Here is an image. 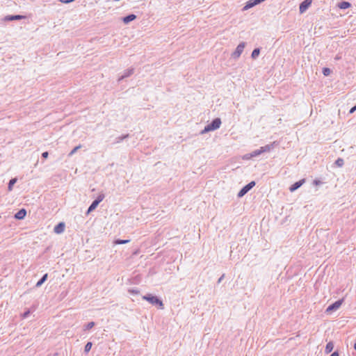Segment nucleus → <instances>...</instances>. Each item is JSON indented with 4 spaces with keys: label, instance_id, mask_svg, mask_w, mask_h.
I'll return each mask as SVG.
<instances>
[{
    "label": "nucleus",
    "instance_id": "1",
    "mask_svg": "<svg viewBox=\"0 0 356 356\" xmlns=\"http://www.w3.org/2000/svg\"><path fill=\"white\" fill-rule=\"evenodd\" d=\"M143 299L148 301L150 304L156 306H159L160 309L164 308L163 301L159 299L156 296H154L151 293H147L143 296Z\"/></svg>",
    "mask_w": 356,
    "mask_h": 356
},
{
    "label": "nucleus",
    "instance_id": "2",
    "mask_svg": "<svg viewBox=\"0 0 356 356\" xmlns=\"http://www.w3.org/2000/svg\"><path fill=\"white\" fill-rule=\"evenodd\" d=\"M220 124H221L220 119L216 118L212 121V122L211 124H209L207 127H205L202 133L216 130L220 127Z\"/></svg>",
    "mask_w": 356,
    "mask_h": 356
},
{
    "label": "nucleus",
    "instance_id": "3",
    "mask_svg": "<svg viewBox=\"0 0 356 356\" xmlns=\"http://www.w3.org/2000/svg\"><path fill=\"white\" fill-rule=\"evenodd\" d=\"M255 186V181H252L245 186H243L238 192V197H241L245 195L250 189H252Z\"/></svg>",
    "mask_w": 356,
    "mask_h": 356
},
{
    "label": "nucleus",
    "instance_id": "4",
    "mask_svg": "<svg viewBox=\"0 0 356 356\" xmlns=\"http://www.w3.org/2000/svg\"><path fill=\"white\" fill-rule=\"evenodd\" d=\"M343 302V298L339 299V300L335 301L334 302H333L332 304H331L330 305H329L327 307V308L326 309V312H331L333 311H336L341 307Z\"/></svg>",
    "mask_w": 356,
    "mask_h": 356
},
{
    "label": "nucleus",
    "instance_id": "5",
    "mask_svg": "<svg viewBox=\"0 0 356 356\" xmlns=\"http://www.w3.org/2000/svg\"><path fill=\"white\" fill-rule=\"evenodd\" d=\"M312 0H305L300 5V13H303L311 6Z\"/></svg>",
    "mask_w": 356,
    "mask_h": 356
},
{
    "label": "nucleus",
    "instance_id": "6",
    "mask_svg": "<svg viewBox=\"0 0 356 356\" xmlns=\"http://www.w3.org/2000/svg\"><path fill=\"white\" fill-rule=\"evenodd\" d=\"M305 179H302L298 181L295 182L293 184H292L290 186V188H289L290 191L293 192V191H296L305 183Z\"/></svg>",
    "mask_w": 356,
    "mask_h": 356
},
{
    "label": "nucleus",
    "instance_id": "7",
    "mask_svg": "<svg viewBox=\"0 0 356 356\" xmlns=\"http://www.w3.org/2000/svg\"><path fill=\"white\" fill-rule=\"evenodd\" d=\"M244 48H245V44L244 43L239 44L237 46L235 51L233 54L235 58H238L241 56V54H242Z\"/></svg>",
    "mask_w": 356,
    "mask_h": 356
},
{
    "label": "nucleus",
    "instance_id": "8",
    "mask_svg": "<svg viewBox=\"0 0 356 356\" xmlns=\"http://www.w3.org/2000/svg\"><path fill=\"white\" fill-rule=\"evenodd\" d=\"M65 227V223L63 222H60L54 227V231L56 234H61L64 232Z\"/></svg>",
    "mask_w": 356,
    "mask_h": 356
},
{
    "label": "nucleus",
    "instance_id": "9",
    "mask_svg": "<svg viewBox=\"0 0 356 356\" xmlns=\"http://www.w3.org/2000/svg\"><path fill=\"white\" fill-rule=\"evenodd\" d=\"M26 215V211L25 209H21L15 214V218L17 220H22Z\"/></svg>",
    "mask_w": 356,
    "mask_h": 356
},
{
    "label": "nucleus",
    "instance_id": "10",
    "mask_svg": "<svg viewBox=\"0 0 356 356\" xmlns=\"http://www.w3.org/2000/svg\"><path fill=\"white\" fill-rule=\"evenodd\" d=\"M48 278V273H45L35 284V287L41 286Z\"/></svg>",
    "mask_w": 356,
    "mask_h": 356
},
{
    "label": "nucleus",
    "instance_id": "11",
    "mask_svg": "<svg viewBox=\"0 0 356 356\" xmlns=\"http://www.w3.org/2000/svg\"><path fill=\"white\" fill-rule=\"evenodd\" d=\"M334 348V343L332 341H329L325 346V353L328 354L332 351Z\"/></svg>",
    "mask_w": 356,
    "mask_h": 356
},
{
    "label": "nucleus",
    "instance_id": "12",
    "mask_svg": "<svg viewBox=\"0 0 356 356\" xmlns=\"http://www.w3.org/2000/svg\"><path fill=\"white\" fill-rule=\"evenodd\" d=\"M99 205V204L95 201V200L91 203V204L89 206L88 209V211H87V213H90V212H92L93 210H95L97 206Z\"/></svg>",
    "mask_w": 356,
    "mask_h": 356
},
{
    "label": "nucleus",
    "instance_id": "13",
    "mask_svg": "<svg viewBox=\"0 0 356 356\" xmlns=\"http://www.w3.org/2000/svg\"><path fill=\"white\" fill-rule=\"evenodd\" d=\"M350 3L347 1H343L339 3L338 7L341 9H346L350 7Z\"/></svg>",
    "mask_w": 356,
    "mask_h": 356
},
{
    "label": "nucleus",
    "instance_id": "14",
    "mask_svg": "<svg viewBox=\"0 0 356 356\" xmlns=\"http://www.w3.org/2000/svg\"><path fill=\"white\" fill-rule=\"evenodd\" d=\"M17 178H12L9 181L8 186V190L9 191H11L13 190V187L14 184L17 182Z\"/></svg>",
    "mask_w": 356,
    "mask_h": 356
},
{
    "label": "nucleus",
    "instance_id": "15",
    "mask_svg": "<svg viewBox=\"0 0 356 356\" xmlns=\"http://www.w3.org/2000/svg\"><path fill=\"white\" fill-rule=\"evenodd\" d=\"M129 241H130V240H129V239L124 240V239L118 238V239H115L113 243L115 245H122V244L128 243Z\"/></svg>",
    "mask_w": 356,
    "mask_h": 356
},
{
    "label": "nucleus",
    "instance_id": "16",
    "mask_svg": "<svg viewBox=\"0 0 356 356\" xmlns=\"http://www.w3.org/2000/svg\"><path fill=\"white\" fill-rule=\"evenodd\" d=\"M24 17L22 15H13V16H8L6 17L7 20H15V19H21Z\"/></svg>",
    "mask_w": 356,
    "mask_h": 356
},
{
    "label": "nucleus",
    "instance_id": "17",
    "mask_svg": "<svg viewBox=\"0 0 356 356\" xmlns=\"http://www.w3.org/2000/svg\"><path fill=\"white\" fill-rule=\"evenodd\" d=\"M92 346V342L88 341V342L86 344V346H85V347H84V352H85L86 353H89V351L90 350V349H91Z\"/></svg>",
    "mask_w": 356,
    "mask_h": 356
},
{
    "label": "nucleus",
    "instance_id": "18",
    "mask_svg": "<svg viewBox=\"0 0 356 356\" xmlns=\"http://www.w3.org/2000/svg\"><path fill=\"white\" fill-rule=\"evenodd\" d=\"M135 18H136V15H130L127 16L126 17L124 18V22L125 23H128L129 22L134 20Z\"/></svg>",
    "mask_w": 356,
    "mask_h": 356
},
{
    "label": "nucleus",
    "instance_id": "19",
    "mask_svg": "<svg viewBox=\"0 0 356 356\" xmlns=\"http://www.w3.org/2000/svg\"><path fill=\"white\" fill-rule=\"evenodd\" d=\"M95 322H93V321L90 322L84 325L83 330H90V329L92 328L95 326Z\"/></svg>",
    "mask_w": 356,
    "mask_h": 356
},
{
    "label": "nucleus",
    "instance_id": "20",
    "mask_svg": "<svg viewBox=\"0 0 356 356\" xmlns=\"http://www.w3.org/2000/svg\"><path fill=\"white\" fill-rule=\"evenodd\" d=\"M343 164H344L343 159H342L340 157H339V159L335 161V165H337L338 167H341L343 165Z\"/></svg>",
    "mask_w": 356,
    "mask_h": 356
},
{
    "label": "nucleus",
    "instance_id": "21",
    "mask_svg": "<svg viewBox=\"0 0 356 356\" xmlns=\"http://www.w3.org/2000/svg\"><path fill=\"white\" fill-rule=\"evenodd\" d=\"M105 197V195L104 193H100L99 194V195L97 196V197L95 199V201L99 204Z\"/></svg>",
    "mask_w": 356,
    "mask_h": 356
},
{
    "label": "nucleus",
    "instance_id": "22",
    "mask_svg": "<svg viewBox=\"0 0 356 356\" xmlns=\"http://www.w3.org/2000/svg\"><path fill=\"white\" fill-rule=\"evenodd\" d=\"M259 49H255L253 50L251 56H252V58H255L259 56Z\"/></svg>",
    "mask_w": 356,
    "mask_h": 356
},
{
    "label": "nucleus",
    "instance_id": "23",
    "mask_svg": "<svg viewBox=\"0 0 356 356\" xmlns=\"http://www.w3.org/2000/svg\"><path fill=\"white\" fill-rule=\"evenodd\" d=\"M330 72L331 71L329 68L325 67L323 70V73L325 76H328L330 74Z\"/></svg>",
    "mask_w": 356,
    "mask_h": 356
},
{
    "label": "nucleus",
    "instance_id": "24",
    "mask_svg": "<svg viewBox=\"0 0 356 356\" xmlns=\"http://www.w3.org/2000/svg\"><path fill=\"white\" fill-rule=\"evenodd\" d=\"M321 184H323V181H321L319 179H314L313 181V185H314V186H319V185H321Z\"/></svg>",
    "mask_w": 356,
    "mask_h": 356
},
{
    "label": "nucleus",
    "instance_id": "25",
    "mask_svg": "<svg viewBox=\"0 0 356 356\" xmlns=\"http://www.w3.org/2000/svg\"><path fill=\"white\" fill-rule=\"evenodd\" d=\"M129 293H130L131 294H138L139 291L138 289H129Z\"/></svg>",
    "mask_w": 356,
    "mask_h": 356
},
{
    "label": "nucleus",
    "instance_id": "26",
    "mask_svg": "<svg viewBox=\"0 0 356 356\" xmlns=\"http://www.w3.org/2000/svg\"><path fill=\"white\" fill-rule=\"evenodd\" d=\"M30 314V310H27L25 312H24L22 315L23 318H27Z\"/></svg>",
    "mask_w": 356,
    "mask_h": 356
},
{
    "label": "nucleus",
    "instance_id": "27",
    "mask_svg": "<svg viewBox=\"0 0 356 356\" xmlns=\"http://www.w3.org/2000/svg\"><path fill=\"white\" fill-rule=\"evenodd\" d=\"M224 277H225V274H222V275H221V277L218 279V280L217 283H218V284H220V283L222 282V280L224 279Z\"/></svg>",
    "mask_w": 356,
    "mask_h": 356
},
{
    "label": "nucleus",
    "instance_id": "28",
    "mask_svg": "<svg viewBox=\"0 0 356 356\" xmlns=\"http://www.w3.org/2000/svg\"><path fill=\"white\" fill-rule=\"evenodd\" d=\"M74 0H60V2L62 3H70L72 1H73Z\"/></svg>",
    "mask_w": 356,
    "mask_h": 356
},
{
    "label": "nucleus",
    "instance_id": "29",
    "mask_svg": "<svg viewBox=\"0 0 356 356\" xmlns=\"http://www.w3.org/2000/svg\"><path fill=\"white\" fill-rule=\"evenodd\" d=\"M330 356H339V353L337 351H334L332 353Z\"/></svg>",
    "mask_w": 356,
    "mask_h": 356
},
{
    "label": "nucleus",
    "instance_id": "30",
    "mask_svg": "<svg viewBox=\"0 0 356 356\" xmlns=\"http://www.w3.org/2000/svg\"><path fill=\"white\" fill-rule=\"evenodd\" d=\"M356 111V105L350 110V113H353Z\"/></svg>",
    "mask_w": 356,
    "mask_h": 356
},
{
    "label": "nucleus",
    "instance_id": "31",
    "mask_svg": "<svg viewBox=\"0 0 356 356\" xmlns=\"http://www.w3.org/2000/svg\"><path fill=\"white\" fill-rule=\"evenodd\" d=\"M78 148H79V147H76L75 148H74V149H73V150L71 152V153H70V154H74V153H75V152H76V150Z\"/></svg>",
    "mask_w": 356,
    "mask_h": 356
},
{
    "label": "nucleus",
    "instance_id": "32",
    "mask_svg": "<svg viewBox=\"0 0 356 356\" xmlns=\"http://www.w3.org/2000/svg\"><path fill=\"white\" fill-rule=\"evenodd\" d=\"M42 156H48V152H43V153L42 154Z\"/></svg>",
    "mask_w": 356,
    "mask_h": 356
},
{
    "label": "nucleus",
    "instance_id": "33",
    "mask_svg": "<svg viewBox=\"0 0 356 356\" xmlns=\"http://www.w3.org/2000/svg\"><path fill=\"white\" fill-rule=\"evenodd\" d=\"M242 158H243V159H250L251 157L247 156V157H242Z\"/></svg>",
    "mask_w": 356,
    "mask_h": 356
},
{
    "label": "nucleus",
    "instance_id": "34",
    "mask_svg": "<svg viewBox=\"0 0 356 356\" xmlns=\"http://www.w3.org/2000/svg\"><path fill=\"white\" fill-rule=\"evenodd\" d=\"M354 349L356 350V342L354 344Z\"/></svg>",
    "mask_w": 356,
    "mask_h": 356
}]
</instances>
